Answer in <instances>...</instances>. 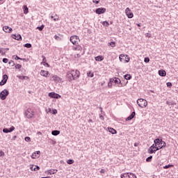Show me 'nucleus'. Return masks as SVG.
Returning a JSON list of instances; mask_svg holds the SVG:
<instances>
[{
  "mask_svg": "<svg viewBox=\"0 0 178 178\" xmlns=\"http://www.w3.org/2000/svg\"><path fill=\"white\" fill-rule=\"evenodd\" d=\"M164 143L166 144V142L163 141L161 137L156 138L154 140V145L160 147V145H163Z\"/></svg>",
  "mask_w": 178,
  "mask_h": 178,
  "instance_id": "nucleus-10",
  "label": "nucleus"
},
{
  "mask_svg": "<svg viewBox=\"0 0 178 178\" xmlns=\"http://www.w3.org/2000/svg\"><path fill=\"white\" fill-rule=\"evenodd\" d=\"M51 134H52V136H59V134H60V131H59V130H53V131H51Z\"/></svg>",
  "mask_w": 178,
  "mask_h": 178,
  "instance_id": "nucleus-30",
  "label": "nucleus"
},
{
  "mask_svg": "<svg viewBox=\"0 0 178 178\" xmlns=\"http://www.w3.org/2000/svg\"><path fill=\"white\" fill-rule=\"evenodd\" d=\"M120 62H123L124 60L125 63H129L130 62V56L128 54H120L119 56Z\"/></svg>",
  "mask_w": 178,
  "mask_h": 178,
  "instance_id": "nucleus-5",
  "label": "nucleus"
},
{
  "mask_svg": "<svg viewBox=\"0 0 178 178\" xmlns=\"http://www.w3.org/2000/svg\"><path fill=\"white\" fill-rule=\"evenodd\" d=\"M9 79V76L8 74H5L2 76V80L4 81L6 83H8V79Z\"/></svg>",
  "mask_w": 178,
  "mask_h": 178,
  "instance_id": "nucleus-32",
  "label": "nucleus"
},
{
  "mask_svg": "<svg viewBox=\"0 0 178 178\" xmlns=\"http://www.w3.org/2000/svg\"><path fill=\"white\" fill-rule=\"evenodd\" d=\"M127 172H124L122 174L120 175V178H127Z\"/></svg>",
  "mask_w": 178,
  "mask_h": 178,
  "instance_id": "nucleus-45",
  "label": "nucleus"
},
{
  "mask_svg": "<svg viewBox=\"0 0 178 178\" xmlns=\"http://www.w3.org/2000/svg\"><path fill=\"white\" fill-rule=\"evenodd\" d=\"M17 77L19 80H29L30 79V77H29L27 76H24V75H17Z\"/></svg>",
  "mask_w": 178,
  "mask_h": 178,
  "instance_id": "nucleus-25",
  "label": "nucleus"
},
{
  "mask_svg": "<svg viewBox=\"0 0 178 178\" xmlns=\"http://www.w3.org/2000/svg\"><path fill=\"white\" fill-rule=\"evenodd\" d=\"M145 37H147V38H151V37H152L151 33H145Z\"/></svg>",
  "mask_w": 178,
  "mask_h": 178,
  "instance_id": "nucleus-61",
  "label": "nucleus"
},
{
  "mask_svg": "<svg viewBox=\"0 0 178 178\" xmlns=\"http://www.w3.org/2000/svg\"><path fill=\"white\" fill-rule=\"evenodd\" d=\"M13 58L15 60H21L22 58L19 57V56L17 55H14L13 56Z\"/></svg>",
  "mask_w": 178,
  "mask_h": 178,
  "instance_id": "nucleus-44",
  "label": "nucleus"
},
{
  "mask_svg": "<svg viewBox=\"0 0 178 178\" xmlns=\"http://www.w3.org/2000/svg\"><path fill=\"white\" fill-rule=\"evenodd\" d=\"M99 118L101 119V120H105V118L104 115H102V114H99Z\"/></svg>",
  "mask_w": 178,
  "mask_h": 178,
  "instance_id": "nucleus-60",
  "label": "nucleus"
},
{
  "mask_svg": "<svg viewBox=\"0 0 178 178\" xmlns=\"http://www.w3.org/2000/svg\"><path fill=\"white\" fill-rule=\"evenodd\" d=\"M67 165H73L74 163V160L70 159L67 161Z\"/></svg>",
  "mask_w": 178,
  "mask_h": 178,
  "instance_id": "nucleus-41",
  "label": "nucleus"
},
{
  "mask_svg": "<svg viewBox=\"0 0 178 178\" xmlns=\"http://www.w3.org/2000/svg\"><path fill=\"white\" fill-rule=\"evenodd\" d=\"M166 86L168 88H172V82H167Z\"/></svg>",
  "mask_w": 178,
  "mask_h": 178,
  "instance_id": "nucleus-55",
  "label": "nucleus"
},
{
  "mask_svg": "<svg viewBox=\"0 0 178 178\" xmlns=\"http://www.w3.org/2000/svg\"><path fill=\"white\" fill-rule=\"evenodd\" d=\"M11 38H13V40H16L17 41H22L23 40V38H22V35L19 33L12 34Z\"/></svg>",
  "mask_w": 178,
  "mask_h": 178,
  "instance_id": "nucleus-13",
  "label": "nucleus"
},
{
  "mask_svg": "<svg viewBox=\"0 0 178 178\" xmlns=\"http://www.w3.org/2000/svg\"><path fill=\"white\" fill-rule=\"evenodd\" d=\"M80 74L81 73L79 70H71L67 72L65 79L67 81L72 83L73 80H77V79H80Z\"/></svg>",
  "mask_w": 178,
  "mask_h": 178,
  "instance_id": "nucleus-1",
  "label": "nucleus"
},
{
  "mask_svg": "<svg viewBox=\"0 0 178 178\" xmlns=\"http://www.w3.org/2000/svg\"><path fill=\"white\" fill-rule=\"evenodd\" d=\"M48 97L53 99H60V98H62V95H60L55 92H49Z\"/></svg>",
  "mask_w": 178,
  "mask_h": 178,
  "instance_id": "nucleus-8",
  "label": "nucleus"
},
{
  "mask_svg": "<svg viewBox=\"0 0 178 178\" xmlns=\"http://www.w3.org/2000/svg\"><path fill=\"white\" fill-rule=\"evenodd\" d=\"M0 54L1 55H5V54H6V51H5V50H3V48H0Z\"/></svg>",
  "mask_w": 178,
  "mask_h": 178,
  "instance_id": "nucleus-51",
  "label": "nucleus"
},
{
  "mask_svg": "<svg viewBox=\"0 0 178 178\" xmlns=\"http://www.w3.org/2000/svg\"><path fill=\"white\" fill-rule=\"evenodd\" d=\"M127 178H137V175L133 172H127Z\"/></svg>",
  "mask_w": 178,
  "mask_h": 178,
  "instance_id": "nucleus-29",
  "label": "nucleus"
},
{
  "mask_svg": "<svg viewBox=\"0 0 178 178\" xmlns=\"http://www.w3.org/2000/svg\"><path fill=\"white\" fill-rule=\"evenodd\" d=\"M72 49H73V51H82L83 47L79 45V44H78L76 46H74L72 47Z\"/></svg>",
  "mask_w": 178,
  "mask_h": 178,
  "instance_id": "nucleus-26",
  "label": "nucleus"
},
{
  "mask_svg": "<svg viewBox=\"0 0 178 178\" xmlns=\"http://www.w3.org/2000/svg\"><path fill=\"white\" fill-rule=\"evenodd\" d=\"M101 23L104 27H109V22L108 21H103Z\"/></svg>",
  "mask_w": 178,
  "mask_h": 178,
  "instance_id": "nucleus-34",
  "label": "nucleus"
},
{
  "mask_svg": "<svg viewBox=\"0 0 178 178\" xmlns=\"http://www.w3.org/2000/svg\"><path fill=\"white\" fill-rule=\"evenodd\" d=\"M44 27H45V25L42 24L40 26H37L36 30H38L39 31H42V30H44Z\"/></svg>",
  "mask_w": 178,
  "mask_h": 178,
  "instance_id": "nucleus-37",
  "label": "nucleus"
},
{
  "mask_svg": "<svg viewBox=\"0 0 178 178\" xmlns=\"http://www.w3.org/2000/svg\"><path fill=\"white\" fill-rule=\"evenodd\" d=\"M24 48H33V44L31 43H26L24 44Z\"/></svg>",
  "mask_w": 178,
  "mask_h": 178,
  "instance_id": "nucleus-38",
  "label": "nucleus"
},
{
  "mask_svg": "<svg viewBox=\"0 0 178 178\" xmlns=\"http://www.w3.org/2000/svg\"><path fill=\"white\" fill-rule=\"evenodd\" d=\"M47 175H56L58 173V170L56 169H50L45 172Z\"/></svg>",
  "mask_w": 178,
  "mask_h": 178,
  "instance_id": "nucleus-20",
  "label": "nucleus"
},
{
  "mask_svg": "<svg viewBox=\"0 0 178 178\" xmlns=\"http://www.w3.org/2000/svg\"><path fill=\"white\" fill-rule=\"evenodd\" d=\"M144 62L145 63H149V57H145Z\"/></svg>",
  "mask_w": 178,
  "mask_h": 178,
  "instance_id": "nucleus-50",
  "label": "nucleus"
},
{
  "mask_svg": "<svg viewBox=\"0 0 178 178\" xmlns=\"http://www.w3.org/2000/svg\"><path fill=\"white\" fill-rule=\"evenodd\" d=\"M43 65L46 66V67H51V65L48 63H44Z\"/></svg>",
  "mask_w": 178,
  "mask_h": 178,
  "instance_id": "nucleus-62",
  "label": "nucleus"
},
{
  "mask_svg": "<svg viewBox=\"0 0 178 178\" xmlns=\"http://www.w3.org/2000/svg\"><path fill=\"white\" fill-rule=\"evenodd\" d=\"M95 13L96 15H104V13H106V8L104 7H99L95 9Z\"/></svg>",
  "mask_w": 178,
  "mask_h": 178,
  "instance_id": "nucleus-12",
  "label": "nucleus"
},
{
  "mask_svg": "<svg viewBox=\"0 0 178 178\" xmlns=\"http://www.w3.org/2000/svg\"><path fill=\"white\" fill-rule=\"evenodd\" d=\"M51 113H52V115H57L58 114V110H56V108H52Z\"/></svg>",
  "mask_w": 178,
  "mask_h": 178,
  "instance_id": "nucleus-47",
  "label": "nucleus"
},
{
  "mask_svg": "<svg viewBox=\"0 0 178 178\" xmlns=\"http://www.w3.org/2000/svg\"><path fill=\"white\" fill-rule=\"evenodd\" d=\"M136 118V111H134L126 119V122H129L130 120H133Z\"/></svg>",
  "mask_w": 178,
  "mask_h": 178,
  "instance_id": "nucleus-15",
  "label": "nucleus"
},
{
  "mask_svg": "<svg viewBox=\"0 0 178 178\" xmlns=\"http://www.w3.org/2000/svg\"><path fill=\"white\" fill-rule=\"evenodd\" d=\"M50 80L51 81H54V83H63V81H62V79L58 76V75L51 74Z\"/></svg>",
  "mask_w": 178,
  "mask_h": 178,
  "instance_id": "nucleus-9",
  "label": "nucleus"
},
{
  "mask_svg": "<svg viewBox=\"0 0 178 178\" xmlns=\"http://www.w3.org/2000/svg\"><path fill=\"white\" fill-rule=\"evenodd\" d=\"M24 140L26 142V143H31V138H30L29 136H26L24 138Z\"/></svg>",
  "mask_w": 178,
  "mask_h": 178,
  "instance_id": "nucleus-43",
  "label": "nucleus"
},
{
  "mask_svg": "<svg viewBox=\"0 0 178 178\" xmlns=\"http://www.w3.org/2000/svg\"><path fill=\"white\" fill-rule=\"evenodd\" d=\"M158 74L161 77H166V71L163 69H161L158 71Z\"/></svg>",
  "mask_w": 178,
  "mask_h": 178,
  "instance_id": "nucleus-17",
  "label": "nucleus"
},
{
  "mask_svg": "<svg viewBox=\"0 0 178 178\" xmlns=\"http://www.w3.org/2000/svg\"><path fill=\"white\" fill-rule=\"evenodd\" d=\"M136 104L140 108H147L148 102L145 99L140 98L136 101Z\"/></svg>",
  "mask_w": 178,
  "mask_h": 178,
  "instance_id": "nucleus-4",
  "label": "nucleus"
},
{
  "mask_svg": "<svg viewBox=\"0 0 178 178\" xmlns=\"http://www.w3.org/2000/svg\"><path fill=\"white\" fill-rule=\"evenodd\" d=\"M8 95L9 90H8V89H4L0 92V99H1V101H5Z\"/></svg>",
  "mask_w": 178,
  "mask_h": 178,
  "instance_id": "nucleus-6",
  "label": "nucleus"
},
{
  "mask_svg": "<svg viewBox=\"0 0 178 178\" xmlns=\"http://www.w3.org/2000/svg\"><path fill=\"white\" fill-rule=\"evenodd\" d=\"M24 115L26 119H33L35 115V112L31 108H29L24 111Z\"/></svg>",
  "mask_w": 178,
  "mask_h": 178,
  "instance_id": "nucleus-3",
  "label": "nucleus"
},
{
  "mask_svg": "<svg viewBox=\"0 0 178 178\" xmlns=\"http://www.w3.org/2000/svg\"><path fill=\"white\" fill-rule=\"evenodd\" d=\"M3 133H5L6 134H8V133H9L8 128H3Z\"/></svg>",
  "mask_w": 178,
  "mask_h": 178,
  "instance_id": "nucleus-52",
  "label": "nucleus"
},
{
  "mask_svg": "<svg viewBox=\"0 0 178 178\" xmlns=\"http://www.w3.org/2000/svg\"><path fill=\"white\" fill-rule=\"evenodd\" d=\"M153 145H154V149H155V152H156V151H159V149H163V148H166V143H164V145H160L158 146L155 144H153Z\"/></svg>",
  "mask_w": 178,
  "mask_h": 178,
  "instance_id": "nucleus-16",
  "label": "nucleus"
},
{
  "mask_svg": "<svg viewBox=\"0 0 178 178\" xmlns=\"http://www.w3.org/2000/svg\"><path fill=\"white\" fill-rule=\"evenodd\" d=\"M125 15L128 19H133L134 17V14L129 7L125 9Z\"/></svg>",
  "mask_w": 178,
  "mask_h": 178,
  "instance_id": "nucleus-11",
  "label": "nucleus"
},
{
  "mask_svg": "<svg viewBox=\"0 0 178 178\" xmlns=\"http://www.w3.org/2000/svg\"><path fill=\"white\" fill-rule=\"evenodd\" d=\"M86 74H87V77H90V78L94 77V72H92V71L87 72Z\"/></svg>",
  "mask_w": 178,
  "mask_h": 178,
  "instance_id": "nucleus-33",
  "label": "nucleus"
},
{
  "mask_svg": "<svg viewBox=\"0 0 178 178\" xmlns=\"http://www.w3.org/2000/svg\"><path fill=\"white\" fill-rule=\"evenodd\" d=\"M5 84H6V81L1 79V81H0V86H5Z\"/></svg>",
  "mask_w": 178,
  "mask_h": 178,
  "instance_id": "nucleus-57",
  "label": "nucleus"
},
{
  "mask_svg": "<svg viewBox=\"0 0 178 178\" xmlns=\"http://www.w3.org/2000/svg\"><path fill=\"white\" fill-rule=\"evenodd\" d=\"M165 104H166V105H168V106H170V105H176V102H173V101H172V102H170V101H166L165 102Z\"/></svg>",
  "mask_w": 178,
  "mask_h": 178,
  "instance_id": "nucleus-35",
  "label": "nucleus"
},
{
  "mask_svg": "<svg viewBox=\"0 0 178 178\" xmlns=\"http://www.w3.org/2000/svg\"><path fill=\"white\" fill-rule=\"evenodd\" d=\"M70 41L73 45H78L79 42H80V38L79 36L74 35L70 38Z\"/></svg>",
  "mask_w": 178,
  "mask_h": 178,
  "instance_id": "nucleus-7",
  "label": "nucleus"
},
{
  "mask_svg": "<svg viewBox=\"0 0 178 178\" xmlns=\"http://www.w3.org/2000/svg\"><path fill=\"white\" fill-rule=\"evenodd\" d=\"M15 127L11 126L10 128H8V133H12V131H15Z\"/></svg>",
  "mask_w": 178,
  "mask_h": 178,
  "instance_id": "nucleus-46",
  "label": "nucleus"
},
{
  "mask_svg": "<svg viewBox=\"0 0 178 178\" xmlns=\"http://www.w3.org/2000/svg\"><path fill=\"white\" fill-rule=\"evenodd\" d=\"M106 130L111 134H118V131H116V129H113V127H108Z\"/></svg>",
  "mask_w": 178,
  "mask_h": 178,
  "instance_id": "nucleus-22",
  "label": "nucleus"
},
{
  "mask_svg": "<svg viewBox=\"0 0 178 178\" xmlns=\"http://www.w3.org/2000/svg\"><path fill=\"white\" fill-rule=\"evenodd\" d=\"M47 113H52V108H49L48 109L45 110Z\"/></svg>",
  "mask_w": 178,
  "mask_h": 178,
  "instance_id": "nucleus-58",
  "label": "nucleus"
},
{
  "mask_svg": "<svg viewBox=\"0 0 178 178\" xmlns=\"http://www.w3.org/2000/svg\"><path fill=\"white\" fill-rule=\"evenodd\" d=\"M148 154H155V145H152L147 149Z\"/></svg>",
  "mask_w": 178,
  "mask_h": 178,
  "instance_id": "nucleus-19",
  "label": "nucleus"
},
{
  "mask_svg": "<svg viewBox=\"0 0 178 178\" xmlns=\"http://www.w3.org/2000/svg\"><path fill=\"white\" fill-rule=\"evenodd\" d=\"M124 80L129 81L131 80V79H133V76L130 74H126L125 75H124Z\"/></svg>",
  "mask_w": 178,
  "mask_h": 178,
  "instance_id": "nucleus-28",
  "label": "nucleus"
},
{
  "mask_svg": "<svg viewBox=\"0 0 178 178\" xmlns=\"http://www.w3.org/2000/svg\"><path fill=\"white\" fill-rule=\"evenodd\" d=\"M54 38L56 39V41H60L62 40V38H60L58 35H55Z\"/></svg>",
  "mask_w": 178,
  "mask_h": 178,
  "instance_id": "nucleus-48",
  "label": "nucleus"
},
{
  "mask_svg": "<svg viewBox=\"0 0 178 178\" xmlns=\"http://www.w3.org/2000/svg\"><path fill=\"white\" fill-rule=\"evenodd\" d=\"M22 9L24 15H27V13H29V7H27V5H24L22 6Z\"/></svg>",
  "mask_w": 178,
  "mask_h": 178,
  "instance_id": "nucleus-27",
  "label": "nucleus"
},
{
  "mask_svg": "<svg viewBox=\"0 0 178 178\" xmlns=\"http://www.w3.org/2000/svg\"><path fill=\"white\" fill-rule=\"evenodd\" d=\"M5 156V152L2 150H0V158H3Z\"/></svg>",
  "mask_w": 178,
  "mask_h": 178,
  "instance_id": "nucleus-54",
  "label": "nucleus"
},
{
  "mask_svg": "<svg viewBox=\"0 0 178 178\" xmlns=\"http://www.w3.org/2000/svg\"><path fill=\"white\" fill-rule=\"evenodd\" d=\"M51 19H53L54 22H58L59 20V16L58 15L55 14L54 15H52L51 16Z\"/></svg>",
  "mask_w": 178,
  "mask_h": 178,
  "instance_id": "nucleus-31",
  "label": "nucleus"
},
{
  "mask_svg": "<svg viewBox=\"0 0 178 178\" xmlns=\"http://www.w3.org/2000/svg\"><path fill=\"white\" fill-rule=\"evenodd\" d=\"M3 30L5 31V33H10L12 31H13V29L10 28L9 26H4L3 27Z\"/></svg>",
  "mask_w": 178,
  "mask_h": 178,
  "instance_id": "nucleus-18",
  "label": "nucleus"
},
{
  "mask_svg": "<svg viewBox=\"0 0 178 178\" xmlns=\"http://www.w3.org/2000/svg\"><path fill=\"white\" fill-rule=\"evenodd\" d=\"M22 66L20 64H16L15 65V68L17 69V70H20L22 69Z\"/></svg>",
  "mask_w": 178,
  "mask_h": 178,
  "instance_id": "nucleus-42",
  "label": "nucleus"
},
{
  "mask_svg": "<svg viewBox=\"0 0 178 178\" xmlns=\"http://www.w3.org/2000/svg\"><path fill=\"white\" fill-rule=\"evenodd\" d=\"M108 45H110L111 48H115L116 47V42H108Z\"/></svg>",
  "mask_w": 178,
  "mask_h": 178,
  "instance_id": "nucleus-39",
  "label": "nucleus"
},
{
  "mask_svg": "<svg viewBox=\"0 0 178 178\" xmlns=\"http://www.w3.org/2000/svg\"><path fill=\"white\" fill-rule=\"evenodd\" d=\"M30 169L32 172H37L40 170V167L37 165L32 164L30 167Z\"/></svg>",
  "mask_w": 178,
  "mask_h": 178,
  "instance_id": "nucleus-21",
  "label": "nucleus"
},
{
  "mask_svg": "<svg viewBox=\"0 0 178 178\" xmlns=\"http://www.w3.org/2000/svg\"><path fill=\"white\" fill-rule=\"evenodd\" d=\"M42 60L41 62V65H44V63H47V57H45V56L42 55Z\"/></svg>",
  "mask_w": 178,
  "mask_h": 178,
  "instance_id": "nucleus-40",
  "label": "nucleus"
},
{
  "mask_svg": "<svg viewBox=\"0 0 178 178\" xmlns=\"http://www.w3.org/2000/svg\"><path fill=\"white\" fill-rule=\"evenodd\" d=\"M2 62L3 63H8L9 62V59H8L7 58H3L2 59Z\"/></svg>",
  "mask_w": 178,
  "mask_h": 178,
  "instance_id": "nucleus-53",
  "label": "nucleus"
},
{
  "mask_svg": "<svg viewBox=\"0 0 178 178\" xmlns=\"http://www.w3.org/2000/svg\"><path fill=\"white\" fill-rule=\"evenodd\" d=\"M49 74V71H45L44 70H40V76H42L43 77H48Z\"/></svg>",
  "mask_w": 178,
  "mask_h": 178,
  "instance_id": "nucleus-23",
  "label": "nucleus"
},
{
  "mask_svg": "<svg viewBox=\"0 0 178 178\" xmlns=\"http://www.w3.org/2000/svg\"><path fill=\"white\" fill-rule=\"evenodd\" d=\"M8 65H11V66L13 67V66H15V61L10 60L9 62H8Z\"/></svg>",
  "mask_w": 178,
  "mask_h": 178,
  "instance_id": "nucleus-56",
  "label": "nucleus"
},
{
  "mask_svg": "<svg viewBox=\"0 0 178 178\" xmlns=\"http://www.w3.org/2000/svg\"><path fill=\"white\" fill-rule=\"evenodd\" d=\"M40 156H41V151L38 150L32 154V155L31 156V158L32 159H35V158H40Z\"/></svg>",
  "mask_w": 178,
  "mask_h": 178,
  "instance_id": "nucleus-14",
  "label": "nucleus"
},
{
  "mask_svg": "<svg viewBox=\"0 0 178 178\" xmlns=\"http://www.w3.org/2000/svg\"><path fill=\"white\" fill-rule=\"evenodd\" d=\"M104 59V56H101V55H99L95 57V60H96V62H102Z\"/></svg>",
  "mask_w": 178,
  "mask_h": 178,
  "instance_id": "nucleus-24",
  "label": "nucleus"
},
{
  "mask_svg": "<svg viewBox=\"0 0 178 178\" xmlns=\"http://www.w3.org/2000/svg\"><path fill=\"white\" fill-rule=\"evenodd\" d=\"M136 26H138V27H141L143 24L141 23H135Z\"/></svg>",
  "mask_w": 178,
  "mask_h": 178,
  "instance_id": "nucleus-63",
  "label": "nucleus"
},
{
  "mask_svg": "<svg viewBox=\"0 0 178 178\" xmlns=\"http://www.w3.org/2000/svg\"><path fill=\"white\" fill-rule=\"evenodd\" d=\"M93 3H95L96 5H98L99 2H101V0H92Z\"/></svg>",
  "mask_w": 178,
  "mask_h": 178,
  "instance_id": "nucleus-59",
  "label": "nucleus"
},
{
  "mask_svg": "<svg viewBox=\"0 0 178 178\" xmlns=\"http://www.w3.org/2000/svg\"><path fill=\"white\" fill-rule=\"evenodd\" d=\"M113 83H115V86H118V87H124L127 83H129L128 81L125 83V84H123L122 83V81L118 77H113V78H110L108 83V88H113Z\"/></svg>",
  "mask_w": 178,
  "mask_h": 178,
  "instance_id": "nucleus-2",
  "label": "nucleus"
},
{
  "mask_svg": "<svg viewBox=\"0 0 178 178\" xmlns=\"http://www.w3.org/2000/svg\"><path fill=\"white\" fill-rule=\"evenodd\" d=\"M170 168H175V165L173 164H168L163 167V169H170Z\"/></svg>",
  "mask_w": 178,
  "mask_h": 178,
  "instance_id": "nucleus-36",
  "label": "nucleus"
},
{
  "mask_svg": "<svg viewBox=\"0 0 178 178\" xmlns=\"http://www.w3.org/2000/svg\"><path fill=\"white\" fill-rule=\"evenodd\" d=\"M152 156H149L146 159V162H152Z\"/></svg>",
  "mask_w": 178,
  "mask_h": 178,
  "instance_id": "nucleus-49",
  "label": "nucleus"
},
{
  "mask_svg": "<svg viewBox=\"0 0 178 178\" xmlns=\"http://www.w3.org/2000/svg\"><path fill=\"white\" fill-rule=\"evenodd\" d=\"M100 173H101L102 175H104V173H105V170H104V169H102V170H100Z\"/></svg>",
  "mask_w": 178,
  "mask_h": 178,
  "instance_id": "nucleus-64",
  "label": "nucleus"
}]
</instances>
